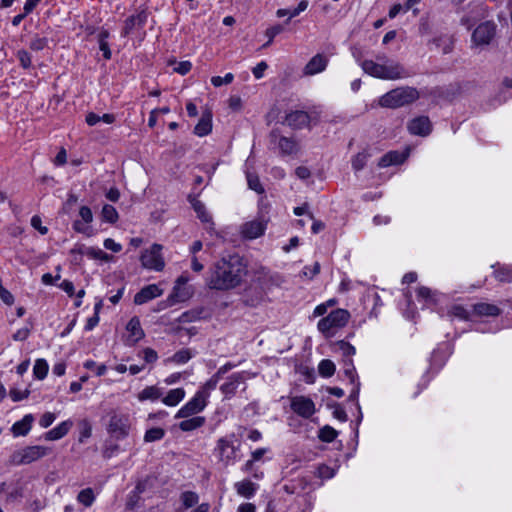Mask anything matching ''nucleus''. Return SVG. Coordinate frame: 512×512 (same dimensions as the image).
<instances>
[{
    "mask_svg": "<svg viewBox=\"0 0 512 512\" xmlns=\"http://www.w3.org/2000/svg\"><path fill=\"white\" fill-rule=\"evenodd\" d=\"M185 396L186 392L183 388H175L169 390L164 397H161V401L168 407H175L183 401Z\"/></svg>",
    "mask_w": 512,
    "mask_h": 512,
    "instance_id": "obj_29",
    "label": "nucleus"
},
{
    "mask_svg": "<svg viewBox=\"0 0 512 512\" xmlns=\"http://www.w3.org/2000/svg\"><path fill=\"white\" fill-rule=\"evenodd\" d=\"M142 358L147 364H153L157 361L158 354L152 348H145L142 350Z\"/></svg>",
    "mask_w": 512,
    "mask_h": 512,
    "instance_id": "obj_55",
    "label": "nucleus"
},
{
    "mask_svg": "<svg viewBox=\"0 0 512 512\" xmlns=\"http://www.w3.org/2000/svg\"><path fill=\"white\" fill-rule=\"evenodd\" d=\"M212 131V114L211 112H205L202 114L200 120L194 128V133L199 137H204L210 134Z\"/></svg>",
    "mask_w": 512,
    "mask_h": 512,
    "instance_id": "obj_28",
    "label": "nucleus"
},
{
    "mask_svg": "<svg viewBox=\"0 0 512 512\" xmlns=\"http://www.w3.org/2000/svg\"><path fill=\"white\" fill-rule=\"evenodd\" d=\"M234 79V75L232 73H227L224 77L221 76H213L211 78V83L214 87H220L223 84H230Z\"/></svg>",
    "mask_w": 512,
    "mask_h": 512,
    "instance_id": "obj_53",
    "label": "nucleus"
},
{
    "mask_svg": "<svg viewBox=\"0 0 512 512\" xmlns=\"http://www.w3.org/2000/svg\"><path fill=\"white\" fill-rule=\"evenodd\" d=\"M56 420V415L52 412H45L39 419V425L42 428H48Z\"/></svg>",
    "mask_w": 512,
    "mask_h": 512,
    "instance_id": "obj_58",
    "label": "nucleus"
},
{
    "mask_svg": "<svg viewBox=\"0 0 512 512\" xmlns=\"http://www.w3.org/2000/svg\"><path fill=\"white\" fill-rule=\"evenodd\" d=\"M103 245L107 250H110L114 253H118L122 250V245L112 238H106L103 242Z\"/></svg>",
    "mask_w": 512,
    "mask_h": 512,
    "instance_id": "obj_62",
    "label": "nucleus"
},
{
    "mask_svg": "<svg viewBox=\"0 0 512 512\" xmlns=\"http://www.w3.org/2000/svg\"><path fill=\"white\" fill-rule=\"evenodd\" d=\"M80 220L73 223V229L82 234L91 235L89 224L93 221L92 210L88 206H81L79 209Z\"/></svg>",
    "mask_w": 512,
    "mask_h": 512,
    "instance_id": "obj_15",
    "label": "nucleus"
},
{
    "mask_svg": "<svg viewBox=\"0 0 512 512\" xmlns=\"http://www.w3.org/2000/svg\"><path fill=\"white\" fill-rule=\"evenodd\" d=\"M192 206H193L195 212L197 213V216L200 218V220L202 222H206V223L211 222V216L206 211L205 206L202 202H200L198 200H194L192 203Z\"/></svg>",
    "mask_w": 512,
    "mask_h": 512,
    "instance_id": "obj_44",
    "label": "nucleus"
},
{
    "mask_svg": "<svg viewBox=\"0 0 512 512\" xmlns=\"http://www.w3.org/2000/svg\"><path fill=\"white\" fill-rule=\"evenodd\" d=\"M350 319V313L346 309H335L325 317H322L317 323L318 331L326 338L335 336L339 330L347 325Z\"/></svg>",
    "mask_w": 512,
    "mask_h": 512,
    "instance_id": "obj_4",
    "label": "nucleus"
},
{
    "mask_svg": "<svg viewBox=\"0 0 512 512\" xmlns=\"http://www.w3.org/2000/svg\"><path fill=\"white\" fill-rule=\"evenodd\" d=\"M450 315L460 320H467L470 318L469 312L460 305H454L450 310Z\"/></svg>",
    "mask_w": 512,
    "mask_h": 512,
    "instance_id": "obj_49",
    "label": "nucleus"
},
{
    "mask_svg": "<svg viewBox=\"0 0 512 512\" xmlns=\"http://www.w3.org/2000/svg\"><path fill=\"white\" fill-rule=\"evenodd\" d=\"M338 436V432L331 426H324L319 431V438L324 442H332Z\"/></svg>",
    "mask_w": 512,
    "mask_h": 512,
    "instance_id": "obj_42",
    "label": "nucleus"
},
{
    "mask_svg": "<svg viewBox=\"0 0 512 512\" xmlns=\"http://www.w3.org/2000/svg\"><path fill=\"white\" fill-rule=\"evenodd\" d=\"M329 63V59L327 56L323 54L314 55L304 66L303 75L304 76H313L319 74L327 68Z\"/></svg>",
    "mask_w": 512,
    "mask_h": 512,
    "instance_id": "obj_14",
    "label": "nucleus"
},
{
    "mask_svg": "<svg viewBox=\"0 0 512 512\" xmlns=\"http://www.w3.org/2000/svg\"><path fill=\"white\" fill-rule=\"evenodd\" d=\"M30 335V329L28 327H22L18 329L13 335L14 341H25Z\"/></svg>",
    "mask_w": 512,
    "mask_h": 512,
    "instance_id": "obj_63",
    "label": "nucleus"
},
{
    "mask_svg": "<svg viewBox=\"0 0 512 512\" xmlns=\"http://www.w3.org/2000/svg\"><path fill=\"white\" fill-rule=\"evenodd\" d=\"M180 500H181L183 508L189 509V508L194 507L198 503L199 496L196 492L184 491L180 495Z\"/></svg>",
    "mask_w": 512,
    "mask_h": 512,
    "instance_id": "obj_37",
    "label": "nucleus"
},
{
    "mask_svg": "<svg viewBox=\"0 0 512 512\" xmlns=\"http://www.w3.org/2000/svg\"><path fill=\"white\" fill-rule=\"evenodd\" d=\"M291 410L302 418H310L315 412L316 407L314 401L304 395L293 396L290 398Z\"/></svg>",
    "mask_w": 512,
    "mask_h": 512,
    "instance_id": "obj_11",
    "label": "nucleus"
},
{
    "mask_svg": "<svg viewBox=\"0 0 512 512\" xmlns=\"http://www.w3.org/2000/svg\"><path fill=\"white\" fill-rule=\"evenodd\" d=\"M34 417L32 414L25 415L21 420L12 425L11 431L14 436H25L32 428Z\"/></svg>",
    "mask_w": 512,
    "mask_h": 512,
    "instance_id": "obj_27",
    "label": "nucleus"
},
{
    "mask_svg": "<svg viewBox=\"0 0 512 512\" xmlns=\"http://www.w3.org/2000/svg\"><path fill=\"white\" fill-rule=\"evenodd\" d=\"M163 395L162 389L156 385H150L144 387L141 391H139L136 395V398L139 402L151 401L155 402L161 399Z\"/></svg>",
    "mask_w": 512,
    "mask_h": 512,
    "instance_id": "obj_25",
    "label": "nucleus"
},
{
    "mask_svg": "<svg viewBox=\"0 0 512 512\" xmlns=\"http://www.w3.org/2000/svg\"><path fill=\"white\" fill-rule=\"evenodd\" d=\"M189 375L190 374L186 373V372H174V373L168 375L164 379V383L166 385H173L175 383H178L184 376H189Z\"/></svg>",
    "mask_w": 512,
    "mask_h": 512,
    "instance_id": "obj_61",
    "label": "nucleus"
},
{
    "mask_svg": "<svg viewBox=\"0 0 512 512\" xmlns=\"http://www.w3.org/2000/svg\"><path fill=\"white\" fill-rule=\"evenodd\" d=\"M192 358V354L188 349H182L171 356L167 361L182 365L187 363Z\"/></svg>",
    "mask_w": 512,
    "mask_h": 512,
    "instance_id": "obj_40",
    "label": "nucleus"
},
{
    "mask_svg": "<svg viewBox=\"0 0 512 512\" xmlns=\"http://www.w3.org/2000/svg\"><path fill=\"white\" fill-rule=\"evenodd\" d=\"M244 382V376L242 373H235L231 375L228 380L220 386L221 392L225 398L229 399L235 395L240 384Z\"/></svg>",
    "mask_w": 512,
    "mask_h": 512,
    "instance_id": "obj_21",
    "label": "nucleus"
},
{
    "mask_svg": "<svg viewBox=\"0 0 512 512\" xmlns=\"http://www.w3.org/2000/svg\"><path fill=\"white\" fill-rule=\"evenodd\" d=\"M360 67L369 76L382 80H399L409 76L402 64L384 54L378 55L376 60H363Z\"/></svg>",
    "mask_w": 512,
    "mask_h": 512,
    "instance_id": "obj_2",
    "label": "nucleus"
},
{
    "mask_svg": "<svg viewBox=\"0 0 512 512\" xmlns=\"http://www.w3.org/2000/svg\"><path fill=\"white\" fill-rule=\"evenodd\" d=\"M317 476L321 479H331L335 475V469L328 465H320L317 468Z\"/></svg>",
    "mask_w": 512,
    "mask_h": 512,
    "instance_id": "obj_51",
    "label": "nucleus"
},
{
    "mask_svg": "<svg viewBox=\"0 0 512 512\" xmlns=\"http://www.w3.org/2000/svg\"><path fill=\"white\" fill-rule=\"evenodd\" d=\"M164 435L165 431L162 428L155 427L145 432L144 440L146 442H153L162 439Z\"/></svg>",
    "mask_w": 512,
    "mask_h": 512,
    "instance_id": "obj_46",
    "label": "nucleus"
},
{
    "mask_svg": "<svg viewBox=\"0 0 512 512\" xmlns=\"http://www.w3.org/2000/svg\"><path fill=\"white\" fill-rule=\"evenodd\" d=\"M473 314L479 317H495L500 314V309L493 304L478 303L473 306Z\"/></svg>",
    "mask_w": 512,
    "mask_h": 512,
    "instance_id": "obj_30",
    "label": "nucleus"
},
{
    "mask_svg": "<svg viewBox=\"0 0 512 512\" xmlns=\"http://www.w3.org/2000/svg\"><path fill=\"white\" fill-rule=\"evenodd\" d=\"M188 282L189 278L186 275H181L176 279L173 289L167 298L170 305L185 302L192 297L193 288L188 285Z\"/></svg>",
    "mask_w": 512,
    "mask_h": 512,
    "instance_id": "obj_8",
    "label": "nucleus"
},
{
    "mask_svg": "<svg viewBox=\"0 0 512 512\" xmlns=\"http://www.w3.org/2000/svg\"><path fill=\"white\" fill-rule=\"evenodd\" d=\"M441 295L436 291H432L428 287H419L417 289V298L427 308H432L440 301Z\"/></svg>",
    "mask_w": 512,
    "mask_h": 512,
    "instance_id": "obj_23",
    "label": "nucleus"
},
{
    "mask_svg": "<svg viewBox=\"0 0 512 512\" xmlns=\"http://www.w3.org/2000/svg\"><path fill=\"white\" fill-rule=\"evenodd\" d=\"M219 377L213 375L195 392L193 397L186 402L175 414V418H188L202 412L209 403L211 393L216 389Z\"/></svg>",
    "mask_w": 512,
    "mask_h": 512,
    "instance_id": "obj_3",
    "label": "nucleus"
},
{
    "mask_svg": "<svg viewBox=\"0 0 512 512\" xmlns=\"http://www.w3.org/2000/svg\"><path fill=\"white\" fill-rule=\"evenodd\" d=\"M369 154L365 151L358 153L352 159V167L354 170L359 171L364 168L368 160Z\"/></svg>",
    "mask_w": 512,
    "mask_h": 512,
    "instance_id": "obj_47",
    "label": "nucleus"
},
{
    "mask_svg": "<svg viewBox=\"0 0 512 512\" xmlns=\"http://www.w3.org/2000/svg\"><path fill=\"white\" fill-rule=\"evenodd\" d=\"M173 63L175 64V67L173 68L174 72L180 75H186L192 69V63L188 60L180 62L173 61Z\"/></svg>",
    "mask_w": 512,
    "mask_h": 512,
    "instance_id": "obj_48",
    "label": "nucleus"
},
{
    "mask_svg": "<svg viewBox=\"0 0 512 512\" xmlns=\"http://www.w3.org/2000/svg\"><path fill=\"white\" fill-rule=\"evenodd\" d=\"M494 276L501 282H509L512 280V271L508 268L501 267L494 271Z\"/></svg>",
    "mask_w": 512,
    "mask_h": 512,
    "instance_id": "obj_50",
    "label": "nucleus"
},
{
    "mask_svg": "<svg viewBox=\"0 0 512 512\" xmlns=\"http://www.w3.org/2000/svg\"><path fill=\"white\" fill-rule=\"evenodd\" d=\"M266 223L260 219H254L241 226L240 233L243 238L253 240L264 234Z\"/></svg>",
    "mask_w": 512,
    "mask_h": 512,
    "instance_id": "obj_13",
    "label": "nucleus"
},
{
    "mask_svg": "<svg viewBox=\"0 0 512 512\" xmlns=\"http://www.w3.org/2000/svg\"><path fill=\"white\" fill-rule=\"evenodd\" d=\"M83 366L88 370L94 371L96 376H103L107 372V366L105 364H97L93 360H86Z\"/></svg>",
    "mask_w": 512,
    "mask_h": 512,
    "instance_id": "obj_45",
    "label": "nucleus"
},
{
    "mask_svg": "<svg viewBox=\"0 0 512 512\" xmlns=\"http://www.w3.org/2000/svg\"><path fill=\"white\" fill-rule=\"evenodd\" d=\"M320 272V264L318 262H315L313 265L311 266H305L303 268V275L305 277H308L310 279H312L313 277H315L316 275H318Z\"/></svg>",
    "mask_w": 512,
    "mask_h": 512,
    "instance_id": "obj_60",
    "label": "nucleus"
},
{
    "mask_svg": "<svg viewBox=\"0 0 512 512\" xmlns=\"http://www.w3.org/2000/svg\"><path fill=\"white\" fill-rule=\"evenodd\" d=\"M131 427L130 417L125 413H114L108 424L109 433L117 439H123L129 435Z\"/></svg>",
    "mask_w": 512,
    "mask_h": 512,
    "instance_id": "obj_10",
    "label": "nucleus"
},
{
    "mask_svg": "<svg viewBox=\"0 0 512 512\" xmlns=\"http://www.w3.org/2000/svg\"><path fill=\"white\" fill-rule=\"evenodd\" d=\"M162 294L163 289L160 287V285L150 284L144 286L139 292L135 294L134 303L137 305H142L150 300L160 297Z\"/></svg>",
    "mask_w": 512,
    "mask_h": 512,
    "instance_id": "obj_16",
    "label": "nucleus"
},
{
    "mask_svg": "<svg viewBox=\"0 0 512 512\" xmlns=\"http://www.w3.org/2000/svg\"><path fill=\"white\" fill-rule=\"evenodd\" d=\"M286 122L289 126L300 128L308 124L309 115L304 111H294L287 115Z\"/></svg>",
    "mask_w": 512,
    "mask_h": 512,
    "instance_id": "obj_32",
    "label": "nucleus"
},
{
    "mask_svg": "<svg viewBox=\"0 0 512 512\" xmlns=\"http://www.w3.org/2000/svg\"><path fill=\"white\" fill-rule=\"evenodd\" d=\"M246 273V266L239 257L222 258L214 264L207 285L211 289L230 290L241 284Z\"/></svg>",
    "mask_w": 512,
    "mask_h": 512,
    "instance_id": "obj_1",
    "label": "nucleus"
},
{
    "mask_svg": "<svg viewBox=\"0 0 512 512\" xmlns=\"http://www.w3.org/2000/svg\"><path fill=\"white\" fill-rule=\"evenodd\" d=\"M163 246L157 243L142 251L140 263L144 269L160 272L165 268V260L162 255Z\"/></svg>",
    "mask_w": 512,
    "mask_h": 512,
    "instance_id": "obj_7",
    "label": "nucleus"
},
{
    "mask_svg": "<svg viewBox=\"0 0 512 512\" xmlns=\"http://www.w3.org/2000/svg\"><path fill=\"white\" fill-rule=\"evenodd\" d=\"M239 447L235 445V435L230 434L217 440L214 456L224 466L233 465L238 458Z\"/></svg>",
    "mask_w": 512,
    "mask_h": 512,
    "instance_id": "obj_6",
    "label": "nucleus"
},
{
    "mask_svg": "<svg viewBox=\"0 0 512 512\" xmlns=\"http://www.w3.org/2000/svg\"><path fill=\"white\" fill-rule=\"evenodd\" d=\"M282 32V27L280 25H274L266 29L265 35L268 37L267 43L264 45V47L269 46L273 39Z\"/></svg>",
    "mask_w": 512,
    "mask_h": 512,
    "instance_id": "obj_54",
    "label": "nucleus"
},
{
    "mask_svg": "<svg viewBox=\"0 0 512 512\" xmlns=\"http://www.w3.org/2000/svg\"><path fill=\"white\" fill-rule=\"evenodd\" d=\"M127 344L134 345L144 337V331L141 327L138 317H132L126 325Z\"/></svg>",
    "mask_w": 512,
    "mask_h": 512,
    "instance_id": "obj_20",
    "label": "nucleus"
},
{
    "mask_svg": "<svg viewBox=\"0 0 512 512\" xmlns=\"http://www.w3.org/2000/svg\"><path fill=\"white\" fill-rule=\"evenodd\" d=\"M72 252H77L81 255L87 256L90 259L97 260L100 262H110L112 261L113 257L106 252H104L102 249L98 247H87L84 245L76 246Z\"/></svg>",
    "mask_w": 512,
    "mask_h": 512,
    "instance_id": "obj_17",
    "label": "nucleus"
},
{
    "mask_svg": "<svg viewBox=\"0 0 512 512\" xmlns=\"http://www.w3.org/2000/svg\"><path fill=\"white\" fill-rule=\"evenodd\" d=\"M184 420L179 423L180 430L189 432L202 427L205 424V417L203 416H190L183 418Z\"/></svg>",
    "mask_w": 512,
    "mask_h": 512,
    "instance_id": "obj_31",
    "label": "nucleus"
},
{
    "mask_svg": "<svg viewBox=\"0 0 512 512\" xmlns=\"http://www.w3.org/2000/svg\"><path fill=\"white\" fill-rule=\"evenodd\" d=\"M49 371V365L47 361L43 358H39L35 360L33 366V375L38 380H43L46 378Z\"/></svg>",
    "mask_w": 512,
    "mask_h": 512,
    "instance_id": "obj_36",
    "label": "nucleus"
},
{
    "mask_svg": "<svg viewBox=\"0 0 512 512\" xmlns=\"http://www.w3.org/2000/svg\"><path fill=\"white\" fill-rule=\"evenodd\" d=\"M408 131L413 135L426 136L431 132V122L426 116H419L408 123Z\"/></svg>",
    "mask_w": 512,
    "mask_h": 512,
    "instance_id": "obj_19",
    "label": "nucleus"
},
{
    "mask_svg": "<svg viewBox=\"0 0 512 512\" xmlns=\"http://www.w3.org/2000/svg\"><path fill=\"white\" fill-rule=\"evenodd\" d=\"M336 349L344 356L350 359L356 352L355 347L346 341H338L334 344Z\"/></svg>",
    "mask_w": 512,
    "mask_h": 512,
    "instance_id": "obj_43",
    "label": "nucleus"
},
{
    "mask_svg": "<svg viewBox=\"0 0 512 512\" xmlns=\"http://www.w3.org/2000/svg\"><path fill=\"white\" fill-rule=\"evenodd\" d=\"M31 226L38 230L41 235H45L48 233V228L42 224V219L38 215H34L31 218Z\"/></svg>",
    "mask_w": 512,
    "mask_h": 512,
    "instance_id": "obj_56",
    "label": "nucleus"
},
{
    "mask_svg": "<svg viewBox=\"0 0 512 512\" xmlns=\"http://www.w3.org/2000/svg\"><path fill=\"white\" fill-rule=\"evenodd\" d=\"M407 158V154L391 151L385 154L379 161L380 167H388L390 165L401 164Z\"/></svg>",
    "mask_w": 512,
    "mask_h": 512,
    "instance_id": "obj_33",
    "label": "nucleus"
},
{
    "mask_svg": "<svg viewBox=\"0 0 512 512\" xmlns=\"http://www.w3.org/2000/svg\"><path fill=\"white\" fill-rule=\"evenodd\" d=\"M234 488L239 496L250 499L256 494L258 485L248 479H245L236 482L234 484Z\"/></svg>",
    "mask_w": 512,
    "mask_h": 512,
    "instance_id": "obj_26",
    "label": "nucleus"
},
{
    "mask_svg": "<svg viewBox=\"0 0 512 512\" xmlns=\"http://www.w3.org/2000/svg\"><path fill=\"white\" fill-rule=\"evenodd\" d=\"M277 145L280 151L286 155H291L298 149L297 143L293 139L287 137H280Z\"/></svg>",
    "mask_w": 512,
    "mask_h": 512,
    "instance_id": "obj_35",
    "label": "nucleus"
},
{
    "mask_svg": "<svg viewBox=\"0 0 512 512\" xmlns=\"http://www.w3.org/2000/svg\"><path fill=\"white\" fill-rule=\"evenodd\" d=\"M345 375L348 377L350 383L352 384L349 400L355 402L359 414L357 418V425H359L363 419V414L358 400L360 394V382L351 359L345 360Z\"/></svg>",
    "mask_w": 512,
    "mask_h": 512,
    "instance_id": "obj_9",
    "label": "nucleus"
},
{
    "mask_svg": "<svg viewBox=\"0 0 512 512\" xmlns=\"http://www.w3.org/2000/svg\"><path fill=\"white\" fill-rule=\"evenodd\" d=\"M146 21H147V13L145 11H141L135 15L128 17L125 21L123 34L128 35L136 29L143 28Z\"/></svg>",
    "mask_w": 512,
    "mask_h": 512,
    "instance_id": "obj_22",
    "label": "nucleus"
},
{
    "mask_svg": "<svg viewBox=\"0 0 512 512\" xmlns=\"http://www.w3.org/2000/svg\"><path fill=\"white\" fill-rule=\"evenodd\" d=\"M77 500L85 507H90L95 501L93 490L91 488L81 490L77 496Z\"/></svg>",
    "mask_w": 512,
    "mask_h": 512,
    "instance_id": "obj_39",
    "label": "nucleus"
},
{
    "mask_svg": "<svg viewBox=\"0 0 512 512\" xmlns=\"http://www.w3.org/2000/svg\"><path fill=\"white\" fill-rule=\"evenodd\" d=\"M267 68V63L261 61L253 68L252 73L256 79H261L264 76V72L266 71Z\"/></svg>",
    "mask_w": 512,
    "mask_h": 512,
    "instance_id": "obj_64",
    "label": "nucleus"
},
{
    "mask_svg": "<svg viewBox=\"0 0 512 512\" xmlns=\"http://www.w3.org/2000/svg\"><path fill=\"white\" fill-rule=\"evenodd\" d=\"M247 181H248L249 187L252 190H254L258 193H262L264 191L257 176H254L251 173L247 172Z\"/></svg>",
    "mask_w": 512,
    "mask_h": 512,
    "instance_id": "obj_57",
    "label": "nucleus"
},
{
    "mask_svg": "<svg viewBox=\"0 0 512 512\" xmlns=\"http://www.w3.org/2000/svg\"><path fill=\"white\" fill-rule=\"evenodd\" d=\"M101 216L103 221L111 224L116 223L119 218L117 210L109 204L103 206Z\"/></svg>",
    "mask_w": 512,
    "mask_h": 512,
    "instance_id": "obj_38",
    "label": "nucleus"
},
{
    "mask_svg": "<svg viewBox=\"0 0 512 512\" xmlns=\"http://www.w3.org/2000/svg\"><path fill=\"white\" fill-rule=\"evenodd\" d=\"M73 426L72 420H65L59 423L57 426L45 433V439L48 441H56L68 434Z\"/></svg>",
    "mask_w": 512,
    "mask_h": 512,
    "instance_id": "obj_24",
    "label": "nucleus"
},
{
    "mask_svg": "<svg viewBox=\"0 0 512 512\" xmlns=\"http://www.w3.org/2000/svg\"><path fill=\"white\" fill-rule=\"evenodd\" d=\"M29 394L30 391L28 389L21 390L18 388H11L9 391V395L14 402L28 398Z\"/></svg>",
    "mask_w": 512,
    "mask_h": 512,
    "instance_id": "obj_52",
    "label": "nucleus"
},
{
    "mask_svg": "<svg viewBox=\"0 0 512 512\" xmlns=\"http://www.w3.org/2000/svg\"><path fill=\"white\" fill-rule=\"evenodd\" d=\"M49 453V449L44 446H29L24 448L20 453V463L28 464L34 462Z\"/></svg>",
    "mask_w": 512,
    "mask_h": 512,
    "instance_id": "obj_18",
    "label": "nucleus"
},
{
    "mask_svg": "<svg viewBox=\"0 0 512 512\" xmlns=\"http://www.w3.org/2000/svg\"><path fill=\"white\" fill-rule=\"evenodd\" d=\"M308 5L309 3L307 0H301L296 8L290 10L284 8L278 9L276 11V15L279 18L289 16V18L291 19L298 16L300 13L304 12L308 8Z\"/></svg>",
    "mask_w": 512,
    "mask_h": 512,
    "instance_id": "obj_34",
    "label": "nucleus"
},
{
    "mask_svg": "<svg viewBox=\"0 0 512 512\" xmlns=\"http://www.w3.org/2000/svg\"><path fill=\"white\" fill-rule=\"evenodd\" d=\"M318 372L322 377H330L335 372V365L331 360L324 359L318 365Z\"/></svg>",
    "mask_w": 512,
    "mask_h": 512,
    "instance_id": "obj_41",
    "label": "nucleus"
},
{
    "mask_svg": "<svg viewBox=\"0 0 512 512\" xmlns=\"http://www.w3.org/2000/svg\"><path fill=\"white\" fill-rule=\"evenodd\" d=\"M18 60L21 66L25 69L31 67L32 61L30 54L25 50H20L17 53Z\"/></svg>",
    "mask_w": 512,
    "mask_h": 512,
    "instance_id": "obj_59",
    "label": "nucleus"
},
{
    "mask_svg": "<svg viewBox=\"0 0 512 512\" xmlns=\"http://www.w3.org/2000/svg\"><path fill=\"white\" fill-rule=\"evenodd\" d=\"M496 27L492 22H484L477 26L472 34L473 47H483L492 41Z\"/></svg>",
    "mask_w": 512,
    "mask_h": 512,
    "instance_id": "obj_12",
    "label": "nucleus"
},
{
    "mask_svg": "<svg viewBox=\"0 0 512 512\" xmlns=\"http://www.w3.org/2000/svg\"><path fill=\"white\" fill-rule=\"evenodd\" d=\"M419 98V92L413 87H399L379 98V105L385 108H398L408 105Z\"/></svg>",
    "mask_w": 512,
    "mask_h": 512,
    "instance_id": "obj_5",
    "label": "nucleus"
}]
</instances>
